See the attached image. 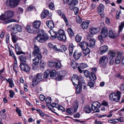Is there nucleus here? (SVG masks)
<instances>
[{
	"instance_id": "3c124183",
	"label": "nucleus",
	"mask_w": 124,
	"mask_h": 124,
	"mask_svg": "<svg viewBox=\"0 0 124 124\" xmlns=\"http://www.w3.org/2000/svg\"><path fill=\"white\" fill-rule=\"evenodd\" d=\"M50 76L51 77H55L56 75V72L55 70H54L53 71H50Z\"/></svg>"
},
{
	"instance_id": "f257e3e1",
	"label": "nucleus",
	"mask_w": 124,
	"mask_h": 124,
	"mask_svg": "<svg viewBox=\"0 0 124 124\" xmlns=\"http://www.w3.org/2000/svg\"><path fill=\"white\" fill-rule=\"evenodd\" d=\"M41 23V22L39 21H35L33 23V29L35 30L36 33H39V34L35 38V40L39 42L43 43L47 40L49 39L48 35H47L42 30L39 31Z\"/></svg>"
},
{
	"instance_id": "9d476101",
	"label": "nucleus",
	"mask_w": 124,
	"mask_h": 124,
	"mask_svg": "<svg viewBox=\"0 0 124 124\" xmlns=\"http://www.w3.org/2000/svg\"><path fill=\"white\" fill-rule=\"evenodd\" d=\"M100 104L98 101H94L91 104V108L93 111H95L94 112H99L100 111L99 108L100 107Z\"/></svg>"
},
{
	"instance_id": "c9c22d12",
	"label": "nucleus",
	"mask_w": 124,
	"mask_h": 124,
	"mask_svg": "<svg viewBox=\"0 0 124 124\" xmlns=\"http://www.w3.org/2000/svg\"><path fill=\"white\" fill-rule=\"evenodd\" d=\"M46 23L48 27L50 28H53L54 27V24L52 21H47L46 22Z\"/></svg>"
},
{
	"instance_id": "4468645a",
	"label": "nucleus",
	"mask_w": 124,
	"mask_h": 124,
	"mask_svg": "<svg viewBox=\"0 0 124 124\" xmlns=\"http://www.w3.org/2000/svg\"><path fill=\"white\" fill-rule=\"evenodd\" d=\"M104 8V5L102 4H99L98 8V12L102 18H104L105 16V15L103 14Z\"/></svg>"
},
{
	"instance_id": "a19ab883",
	"label": "nucleus",
	"mask_w": 124,
	"mask_h": 124,
	"mask_svg": "<svg viewBox=\"0 0 124 124\" xmlns=\"http://www.w3.org/2000/svg\"><path fill=\"white\" fill-rule=\"evenodd\" d=\"M11 34L12 36V40L13 43L16 42L17 40V37L16 35H13L12 33H11Z\"/></svg>"
},
{
	"instance_id": "9b49d317",
	"label": "nucleus",
	"mask_w": 124,
	"mask_h": 124,
	"mask_svg": "<svg viewBox=\"0 0 124 124\" xmlns=\"http://www.w3.org/2000/svg\"><path fill=\"white\" fill-rule=\"evenodd\" d=\"M20 67L21 69L26 72H28L30 70V66L26 63L24 62H21Z\"/></svg>"
},
{
	"instance_id": "774afa93",
	"label": "nucleus",
	"mask_w": 124,
	"mask_h": 124,
	"mask_svg": "<svg viewBox=\"0 0 124 124\" xmlns=\"http://www.w3.org/2000/svg\"><path fill=\"white\" fill-rule=\"evenodd\" d=\"M9 93H10V97L11 98H13L15 94L14 92L12 90H10L9 91Z\"/></svg>"
},
{
	"instance_id": "bb28decb",
	"label": "nucleus",
	"mask_w": 124,
	"mask_h": 124,
	"mask_svg": "<svg viewBox=\"0 0 124 124\" xmlns=\"http://www.w3.org/2000/svg\"><path fill=\"white\" fill-rule=\"evenodd\" d=\"M100 33L103 35L104 37H107L108 34V31L107 28L106 27H104L102 29Z\"/></svg>"
},
{
	"instance_id": "b1692460",
	"label": "nucleus",
	"mask_w": 124,
	"mask_h": 124,
	"mask_svg": "<svg viewBox=\"0 0 124 124\" xmlns=\"http://www.w3.org/2000/svg\"><path fill=\"white\" fill-rule=\"evenodd\" d=\"M108 50V47L107 46H104L100 47V52L101 54H102L105 53Z\"/></svg>"
},
{
	"instance_id": "2eb2a0df",
	"label": "nucleus",
	"mask_w": 124,
	"mask_h": 124,
	"mask_svg": "<svg viewBox=\"0 0 124 124\" xmlns=\"http://www.w3.org/2000/svg\"><path fill=\"white\" fill-rule=\"evenodd\" d=\"M13 30V33L16 34L18 32H21L22 30V27L16 24L14 26H13L11 28Z\"/></svg>"
},
{
	"instance_id": "680f3d73",
	"label": "nucleus",
	"mask_w": 124,
	"mask_h": 124,
	"mask_svg": "<svg viewBox=\"0 0 124 124\" xmlns=\"http://www.w3.org/2000/svg\"><path fill=\"white\" fill-rule=\"evenodd\" d=\"M57 108L58 110H61L63 112L65 111V108L61 105H58V107H57Z\"/></svg>"
},
{
	"instance_id": "393cba45",
	"label": "nucleus",
	"mask_w": 124,
	"mask_h": 124,
	"mask_svg": "<svg viewBox=\"0 0 124 124\" xmlns=\"http://www.w3.org/2000/svg\"><path fill=\"white\" fill-rule=\"evenodd\" d=\"M89 23L90 22L89 21L83 22L81 25V27L84 30L87 29L89 25Z\"/></svg>"
},
{
	"instance_id": "7c9ffc66",
	"label": "nucleus",
	"mask_w": 124,
	"mask_h": 124,
	"mask_svg": "<svg viewBox=\"0 0 124 124\" xmlns=\"http://www.w3.org/2000/svg\"><path fill=\"white\" fill-rule=\"evenodd\" d=\"M83 84V83H81L80 84H78L77 85V87L76 89V92L77 94L80 93L82 91V85Z\"/></svg>"
},
{
	"instance_id": "4be33fe9",
	"label": "nucleus",
	"mask_w": 124,
	"mask_h": 124,
	"mask_svg": "<svg viewBox=\"0 0 124 124\" xmlns=\"http://www.w3.org/2000/svg\"><path fill=\"white\" fill-rule=\"evenodd\" d=\"M79 102L77 100L75 101L73 103L71 107L76 111L78 108Z\"/></svg>"
},
{
	"instance_id": "a878e982",
	"label": "nucleus",
	"mask_w": 124,
	"mask_h": 124,
	"mask_svg": "<svg viewBox=\"0 0 124 124\" xmlns=\"http://www.w3.org/2000/svg\"><path fill=\"white\" fill-rule=\"evenodd\" d=\"M48 32L50 34L52 37H54L55 38L57 37L58 35V32H55L54 31L53 29H51Z\"/></svg>"
},
{
	"instance_id": "a211bd4d",
	"label": "nucleus",
	"mask_w": 124,
	"mask_h": 124,
	"mask_svg": "<svg viewBox=\"0 0 124 124\" xmlns=\"http://www.w3.org/2000/svg\"><path fill=\"white\" fill-rule=\"evenodd\" d=\"M57 13L63 19L66 24V25H68V20L65 16L64 14H62V12L60 10H58L57 11Z\"/></svg>"
},
{
	"instance_id": "e2e57ef3",
	"label": "nucleus",
	"mask_w": 124,
	"mask_h": 124,
	"mask_svg": "<svg viewBox=\"0 0 124 124\" xmlns=\"http://www.w3.org/2000/svg\"><path fill=\"white\" fill-rule=\"evenodd\" d=\"M49 7L51 9L53 10L54 9V6L53 3L51 2L49 4Z\"/></svg>"
},
{
	"instance_id": "4c0bfd02",
	"label": "nucleus",
	"mask_w": 124,
	"mask_h": 124,
	"mask_svg": "<svg viewBox=\"0 0 124 124\" xmlns=\"http://www.w3.org/2000/svg\"><path fill=\"white\" fill-rule=\"evenodd\" d=\"M115 52L113 51H111L109 52L108 55L109 59H113L115 56Z\"/></svg>"
},
{
	"instance_id": "6e6d98bb",
	"label": "nucleus",
	"mask_w": 124,
	"mask_h": 124,
	"mask_svg": "<svg viewBox=\"0 0 124 124\" xmlns=\"http://www.w3.org/2000/svg\"><path fill=\"white\" fill-rule=\"evenodd\" d=\"M68 32L70 36H72L74 35V33L73 32L72 29L71 28H69L68 30Z\"/></svg>"
},
{
	"instance_id": "20e7f679",
	"label": "nucleus",
	"mask_w": 124,
	"mask_h": 124,
	"mask_svg": "<svg viewBox=\"0 0 124 124\" xmlns=\"http://www.w3.org/2000/svg\"><path fill=\"white\" fill-rule=\"evenodd\" d=\"M71 80L75 87L77 86V84H80L82 83H84L83 78L82 77L78 78L77 75L76 74L73 75Z\"/></svg>"
},
{
	"instance_id": "13d9d810",
	"label": "nucleus",
	"mask_w": 124,
	"mask_h": 124,
	"mask_svg": "<svg viewBox=\"0 0 124 124\" xmlns=\"http://www.w3.org/2000/svg\"><path fill=\"white\" fill-rule=\"evenodd\" d=\"M95 84L94 82H92V81H90L88 83V85L89 86L90 88L93 87L94 85Z\"/></svg>"
},
{
	"instance_id": "09e8293b",
	"label": "nucleus",
	"mask_w": 124,
	"mask_h": 124,
	"mask_svg": "<svg viewBox=\"0 0 124 124\" xmlns=\"http://www.w3.org/2000/svg\"><path fill=\"white\" fill-rule=\"evenodd\" d=\"M50 72V70H47L45 71L44 73L43 77L44 78H47L49 77V73Z\"/></svg>"
},
{
	"instance_id": "dca6fc26",
	"label": "nucleus",
	"mask_w": 124,
	"mask_h": 124,
	"mask_svg": "<svg viewBox=\"0 0 124 124\" xmlns=\"http://www.w3.org/2000/svg\"><path fill=\"white\" fill-rule=\"evenodd\" d=\"M78 0H70L69 4V8L70 9L72 10L74 8L78 3Z\"/></svg>"
},
{
	"instance_id": "49530a36",
	"label": "nucleus",
	"mask_w": 124,
	"mask_h": 124,
	"mask_svg": "<svg viewBox=\"0 0 124 124\" xmlns=\"http://www.w3.org/2000/svg\"><path fill=\"white\" fill-rule=\"evenodd\" d=\"M77 65H78V64L75 61L71 62V65L72 68L74 69H76L78 67Z\"/></svg>"
},
{
	"instance_id": "8fccbe9b",
	"label": "nucleus",
	"mask_w": 124,
	"mask_h": 124,
	"mask_svg": "<svg viewBox=\"0 0 124 124\" xmlns=\"http://www.w3.org/2000/svg\"><path fill=\"white\" fill-rule=\"evenodd\" d=\"M82 38V37L79 35H77L75 37L76 41L77 42H79L80 41Z\"/></svg>"
},
{
	"instance_id": "473e14b6",
	"label": "nucleus",
	"mask_w": 124,
	"mask_h": 124,
	"mask_svg": "<svg viewBox=\"0 0 124 124\" xmlns=\"http://www.w3.org/2000/svg\"><path fill=\"white\" fill-rule=\"evenodd\" d=\"M25 28L28 32L29 33H36L35 30L34 29L33 30H31V28L30 26L29 25H27L25 27Z\"/></svg>"
},
{
	"instance_id": "72a5a7b5",
	"label": "nucleus",
	"mask_w": 124,
	"mask_h": 124,
	"mask_svg": "<svg viewBox=\"0 0 124 124\" xmlns=\"http://www.w3.org/2000/svg\"><path fill=\"white\" fill-rule=\"evenodd\" d=\"M19 58L21 62H25L26 61V56L25 55H22L19 56Z\"/></svg>"
},
{
	"instance_id": "ea45409f",
	"label": "nucleus",
	"mask_w": 124,
	"mask_h": 124,
	"mask_svg": "<svg viewBox=\"0 0 124 124\" xmlns=\"http://www.w3.org/2000/svg\"><path fill=\"white\" fill-rule=\"evenodd\" d=\"M84 51L83 53L84 56H86L87 55L89 54L90 52V49L88 48H86L84 50H83Z\"/></svg>"
},
{
	"instance_id": "6ab92c4d",
	"label": "nucleus",
	"mask_w": 124,
	"mask_h": 124,
	"mask_svg": "<svg viewBox=\"0 0 124 124\" xmlns=\"http://www.w3.org/2000/svg\"><path fill=\"white\" fill-rule=\"evenodd\" d=\"M90 39H87L89 40V42L88 44V46L91 48H93L94 46L95 40V39L92 38V37H89Z\"/></svg>"
},
{
	"instance_id": "69168bd1",
	"label": "nucleus",
	"mask_w": 124,
	"mask_h": 124,
	"mask_svg": "<svg viewBox=\"0 0 124 124\" xmlns=\"http://www.w3.org/2000/svg\"><path fill=\"white\" fill-rule=\"evenodd\" d=\"M16 111L18 113L19 116H21L22 111L20 109L17 108L16 109Z\"/></svg>"
},
{
	"instance_id": "de8ad7c7",
	"label": "nucleus",
	"mask_w": 124,
	"mask_h": 124,
	"mask_svg": "<svg viewBox=\"0 0 124 124\" xmlns=\"http://www.w3.org/2000/svg\"><path fill=\"white\" fill-rule=\"evenodd\" d=\"M9 56L15 58V61H16V58L15 56L14 55L13 52L11 51L10 49H9Z\"/></svg>"
},
{
	"instance_id": "603ef678",
	"label": "nucleus",
	"mask_w": 124,
	"mask_h": 124,
	"mask_svg": "<svg viewBox=\"0 0 124 124\" xmlns=\"http://www.w3.org/2000/svg\"><path fill=\"white\" fill-rule=\"evenodd\" d=\"M79 65L78 67L82 69H84L88 67V65L87 64L85 63H83L79 64Z\"/></svg>"
},
{
	"instance_id": "bf43d9fd",
	"label": "nucleus",
	"mask_w": 124,
	"mask_h": 124,
	"mask_svg": "<svg viewBox=\"0 0 124 124\" xmlns=\"http://www.w3.org/2000/svg\"><path fill=\"white\" fill-rule=\"evenodd\" d=\"M15 64L13 66V68L14 71L15 72V73L16 74L17 73V65L16 63H15Z\"/></svg>"
},
{
	"instance_id": "37998d69",
	"label": "nucleus",
	"mask_w": 124,
	"mask_h": 124,
	"mask_svg": "<svg viewBox=\"0 0 124 124\" xmlns=\"http://www.w3.org/2000/svg\"><path fill=\"white\" fill-rule=\"evenodd\" d=\"M107 37H104L103 35L100 33V34L98 36V39L101 43L104 41V39L105 38Z\"/></svg>"
},
{
	"instance_id": "4d7b16f0",
	"label": "nucleus",
	"mask_w": 124,
	"mask_h": 124,
	"mask_svg": "<svg viewBox=\"0 0 124 124\" xmlns=\"http://www.w3.org/2000/svg\"><path fill=\"white\" fill-rule=\"evenodd\" d=\"M6 42L7 44H8L9 42L10 35L9 34H7L6 35Z\"/></svg>"
},
{
	"instance_id": "338daca9",
	"label": "nucleus",
	"mask_w": 124,
	"mask_h": 124,
	"mask_svg": "<svg viewBox=\"0 0 124 124\" xmlns=\"http://www.w3.org/2000/svg\"><path fill=\"white\" fill-rule=\"evenodd\" d=\"M51 100L50 97H47L46 98V103L47 104L50 103L51 102Z\"/></svg>"
},
{
	"instance_id": "f704fd0d",
	"label": "nucleus",
	"mask_w": 124,
	"mask_h": 124,
	"mask_svg": "<svg viewBox=\"0 0 124 124\" xmlns=\"http://www.w3.org/2000/svg\"><path fill=\"white\" fill-rule=\"evenodd\" d=\"M84 111L86 113H89L91 112L92 110L90 107L87 105H86L84 107Z\"/></svg>"
},
{
	"instance_id": "864d4df0",
	"label": "nucleus",
	"mask_w": 124,
	"mask_h": 124,
	"mask_svg": "<svg viewBox=\"0 0 124 124\" xmlns=\"http://www.w3.org/2000/svg\"><path fill=\"white\" fill-rule=\"evenodd\" d=\"M76 22L79 23H80L82 21V19L79 16H77L76 17Z\"/></svg>"
},
{
	"instance_id": "2f4dec72",
	"label": "nucleus",
	"mask_w": 124,
	"mask_h": 124,
	"mask_svg": "<svg viewBox=\"0 0 124 124\" xmlns=\"http://www.w3.org/2000/svg\"><path fill=\"white\" fill-rule=\"evenodd\" d=\"M18 45V44H17L16 45V54L17 55H19L23 54V52L21 51V48L18 46L17 45Z\"/></svg>"
},
{
	"instance_id": "39448f33",
	"label": "nucleus",
	"mask_w": 124,
	"mask_h": 124,
	"mask_svg": "<svg viewBox=\"0 0 124 124\" xmlns=\"http://www.w3.org/2000/svg\"><path fill=\"white\" fill-rule=\"evenodd\" d=\"M48 65L50 67H53L56 69H60L62 66L60 62L58 61H49L48 63Z\"/></svg>"
},
{
	"instance_id": "58836bf2",
	"label": "nucleus",
	"mask_w": 124,
	"mask_h": 124,
	"mask_svg": "<svg viewBox=\"0 0 124 124\" xmlns=\"http://www.w3.org/2000/svg\"><path fill=\"white\" fill-rule=\"evenodd\" d=\"M43 76L42 75V74L38 73L37 74L36 77H34L37 79V80H39L40 81L43 80Z\"/></svg>"
},
{
	"instance_id": "412c9836",
	"label": "nucleus",
	"mask_w": 124,
	"mask_h": 124,
	"mask_svg": "<svg viewBox=\"0 0 124 124\" xmlns=\"http://www.w3.org/2000/svg\"><path fill=\"white\" fill-rule=\"evenodd\" d=\"M79 46L82 48V50H84L87 46H88V44L85 41L82 42L79 44Z\"/></svg>"
},
{
	"instance_id": "5fc2aeb1",
	"label": "nucleus",
	"mask_w": 124,
	"mask_h": 124,
	"mask_svg": "<svg viewBox=\"0 0 124 124\" xmlns=\"http://www.w3.org/2000/svg\"><path fill=\"white\" fill-rule=\"evenodd\" d=\"M67 49V48L66 47L63 45L61 46V49H59V50H61V51H58L59 52H63V51L65 52Z\"/></svg>"
},
{
	"instance_id": "cd10ccee",
	"label": "nucleus",
	"mask_w": 124,
	"mask_h": 124,
	"mask_svg": "<svg viewBox=\"0 0 124 124\" xmlns=\"http://www.w3.org/2000/svg\"><path fill=\"white\" fill-rule=\"evenodd\" d=\"M49 11L47 10H45L42 11L41 15V17L42 18H45L49 13Z\"/></svg>"
},
{
	"instance_id": "5701e85b",
	"label": "nucleus",
	"mask_w": 124,
	"mask_h": 124,
	"mask_svg": "<svg viewBox=\"0 0 124 124\" xmlns=\"http://www.w3.org/2000/svg\"><path fill=\"white\" fill-rule=\"evenodd\" d=\"M82 56V53L81 52L78 53L75 52L73 54L74 58L76 60H78L80 57L81 56Z\"/></svg>"
},
{
	"instance_id": "1a4fd4ad",
	"label": "nucleus",
	"mask_w": 124,
	"mask_h": 124,
	"mask_svg": "<svg viewBox=\"0 0 124 124\" xmlns=\"http://www.w3.org/2000/svg\"><path fill=\"white\" fill-rule=\"evenodd\" d=\"M34 50L32 52L33 55L34 56L39 57L40 58L42 57L41 54L40 53V49L39 47L35 45H34L33 47Z\"/></svg>"
},
{
	"instance_id": "79ce46f5",
	"label": "nucleus",
	"mask_w": 124,
	"mask_h": 124,
	"mask_svg": "<svg viewBox=\"0 0 124 124\" xmlns=\"http://www.w3.org/2000/svg\"><path fill=\"white\" fill-rule=\"evenodd\" d=\"M58 104L57 103H52L50 104V106L52 107V108H50L49 107H48V108L52 111H53L52 110V109H53L52 108L54 107L57 108V107H58Z\"/></svg>"
},
{
	"instance_id": "f03ea898",
	"label": "nucleus",
	"mask_w": 124,
	"mask_h": 124,
	"mask_svg": "<svg viewBox=\"0 0 124 124\" xmlns=\"http://www.w3.org/2000/svg\"><path fill=\"white\" fill-rule=\"evenodd\" d=\"M14 12L12 10H8L6 11L4 14L0 16V19L3 22L4 24H6L11 22L14 21L13 19L10 20L9 19L14 16Z\"/></svg>"
},
{
	"instance_id": "6e6552de",
	"label": "nucleus",
	"mask_w": 124,
	"mask_h": 124,
	"mask_svg": "<svg viewBox=\"0 0 124 124\" xmlns=\"http://www.w3.org/2000/svg\"><path fill=\"white\" fill-rule=\"evenodd\" d=\"M57 38L60 40L65 41L66 39V35L64 31L62 30H60L58 31Z\"/></svg>"
},
{
	"instance_id": "423d86ee",
	"label": "nucleus",
	"mask_w": 124,
	"mask_h": 124,
	"mask_svg": "<svg viewBox=\"0 0 124 124\" xmlns=\"http://www.w3.org/2000/svg\"><path fill=\"white\" fill-rule=\"evenodd\" d=\"M108 62V58L107 55H103L101 57L99 61V64L102 67H105Z\"/></svg>"
},
{
	"instance_id": "c85d7f7f",
	"label": "nucleus",
	"mask_w": 124,
	"mask_h": 124,
	"mask_svg": "<svg viewBox=\"0 0 124 124\" xmlns=\"http://www.w3.org/2000/svg\"><path fill=\"white\" fill-rule=\"evenodd\" d=\"M48 46L49 48L53 49L55 51H61V50H59V49L57 48V46L56 45H54L51 43H48Z\"/></svg>"
},
{
	"instance_id": "7ed1b4c3",
	"label": "nucleus",
	"mask_w": 124,
	"mask_h": 124,
	"mask_svg": "<svg viewBox=\"0 0 124 124\" xmlns=\"http://www.w3.org/2000/svg\"><path fill=\"white\" fill-rule=\"evenodd\" d=\"M121 92L119 91H117L116 93L113 92L110 93L109 96L110 100L112 102H119L121 97Z\"/></svg>"
},
{
	"instance_id": "f3484780",
	"label": "nucleus",
	"mask_w": 124,
	"mask_h": 124,
	"mask_svg": "<svg viewBox=\"0 0 124 124\" xmlns=\"http://www.w3.org/2000/svg\"><path fill=\"white\" fill-rule=\"evenodd\" d=\"M119 30L118 33L116 34L115 32H113L112 30L110 29L109 31L108 37L111 38H115L119 35Z\"/></svg>"
},
{
	"instance_id": "c756f323",
	"label": "nucleus",
	"mask_w": 124,
	"mask_h": 124,
	"mask_svg": "<svg viewBox=\"0 0 124 124\" xmlns=\"http://www.w3.org/2000/svg\"><path fill=\"white\" fill-rule=\"evenodd\" d=\"M75 46L72 43L70 44L69 46V55L70 56H71L73 53V50L74 49V48Z\"/></svg>"
},
{
	"instance_id": "f8f14e48",
	"label": "nucleus",
	"mask_w": 124,
	"mask_h": 124,
	"mask_svg": "<svg viewBox=\"0 0 124 124\" xmlns=\"http://www.w3.org/2000/svg\"><path fill=\"white\" fill-rule=\"evenodd\" d=\"M42 58V57L40 58L39 57L36 56L34 59H33V62L32 65L33 69L35 70L37 69V66L39 63V60H41Z\"/></svg>"
},
{
	"instance_id": "0eeeda50",
	"label": "nucleus",
	"mask_w": 124,
	"mask_h": 124,
	"mask_svg": "<svg viewBox=\"0 0 124 124\" xmlns=\"http://www.w3.org/2000/svg\"><path fill=\"white\" fill-rule=\"evenodd\" d=\"M100 30V28H94L93 27H91L89 29L90 34L87 36V39H90L89 37H93L94 34L98 33Z\"/></svg>"
},
{
	"instance_id": "aec40b11",
	"label": "nucleus",
	"mask_w": 124,
	"mask_h": 124,
	"mask_svg": "<svg viewBox=\"0 0 124 124\" xmlns=\"http://www.w3.org/2000/svg\"><path fill=\"white\" fill-rule=\"evenodd\" d=\"M66 111L67 115H71L74 114L77 112L71 107L70 108H67Z\"/></svg>"
},
{
	"instance_id": "ddd939ff",
	"label": "nucleus",
	"mask_w": 124,
	"mask_h": 124,
	"mask_svg": "<svg viewBox=\"0 0 124 124\" xmlns=\"http://www.w3.org/2000/svg\"><path fill=\"white\" fill-rule=\"evenodd\" d=\"M20 0H9V5L11 7H15L19 4Z\"/></svg>"
},
{
	"instance_id": "a18cd8bd",
	"label": "nucleus",
	"mask_w": 124,
	"mask_h": 124,
	"mask_svg": "<svg viewBox=\"0 0 124 124\" xmlns=\"http://www.w3.org/2000/svg\"><path fill=\"white\" fill-rule=\"evenodd\" d=\"M23 12V9L22 8L19 7L17 9L16 12L18 14H22Z\"/></svg>"
},
{
	"instance_id": "c03bdc74",
	"label": "nucleus",
	"mask_w": 124,
	"mask_h": 124,
	"mask_svg": "<svg viewBox=\"0 0 124 124\" xmlns=\"http://www.w3.org/2000/svg\"><path fill=\"white\" fill-rule=\"evenodd\" d=\"M84 74L86 77L87 78H90L91 73L88 70H85L84 72Z\"/></svg>"
},
{
	"instance_id": "052dcab7",
	"label": "nucleus",
	"mask_w": 124,
	"mask_h": 124,
	"mask_svg": "<svg viewBox=\"0 0 124 124\" xmlns=\"http://www.w3.org/2000/svg\"><path fill=\"white\" fill-rule=\"evenodd\" d=\"M40 67L42 68H43L46 65V62L43 61H41L40 63Z\"/></svg>"
},
{
	"instance_id": "0e129e2a",
	"label": "nucleus",
	"mask_w": 124,
	"mask_h": 124,
	"mask_svg": "<svg viewBox=\"0 0 124 124\" xmlns=\"http://www.w3.org/2000/svg\"><path fill=\"white\" fill-rule=\"evenodd\" d=\"M91 75L92 78H91L92 80H96V77L95 74L93 72H91Z\"/></svg>"
},
{
	"instance_id": "e433bc0d",
	"label": "nucleus",
	"mask_w": 124,
	"mask_h": 124,
	"mask_svg": "<svg viewBox=\"0 0 124 124\" xmlns=\"http://www.w3.org/2000/svg\"><path fill=\"white\" fill-rule=\"evenodd\" d=\"M39 80H37L35 77H34V78L33 79L32 81V85L33 86L35 87L40 82Z\"/></svg>"
}]
</instances>
